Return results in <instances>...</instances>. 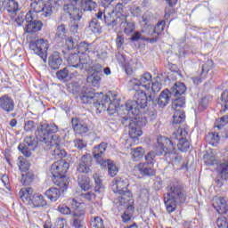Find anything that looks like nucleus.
<instances>
[{"instance_id": "obj_29", "label": "nucleus", "mask_w": 228, "mask_h": 228, "mask_svg": "<svg viewBox=\"0 0 228 228\" xmlns=\"http://www.w3.org/2000/svg\"><path fill=\"white\" fill-rule=\"evenodd\" d=\"M217 172L219 177L223 179V181H228V161L224 160L219 163L217 166Z\"/></svg>"}, {"instance_id": "obj_56", "label": "nucleus", "mask_w": 228, "mask_h": 228, "mask_svg": "<svg viewBox=\"0 0 228 228\" xmlns=\"http://www.w3.org/2000/svg\"><path fill=\"white\" fill-rule=\"evenodd\" d=\"M130 12L134 17H140L142 15V10L137 5L131 7Z\"/></svg>"}, {"instance_id": "obj_14", "label": "nucleus", "mask_w": 228, "mask_h": 228, "mask_svg": "<svg viewBox=\"0 0 228 228\" xmlns=\"http://www.w3.org/2000/svg\"><path fill=\"white\" fill-rule=\"evenodd\" d=\"M37 13L33 11H28L24 16L26 24L24 28L25 33H37L42 29L44 24L40 20H35Z\"/></svg>"}, {"instance_id": "obj_63", "label": "nucleus", "mask_w": 228, "mask_h": 228, "mask_svg": "<svg viewBox=\"0 0 228 228\" xmlns=\"http://www.w3.org/2000/svg\"><path fill=\"white\" fill-rule=\"evenodd\" d=\"M50 4H52V6L53 7V9L58 10V8H60V5L61 4V0H49Z\"/></svg>"}, {"instance_id": "obj_32", "label": "nucleus", "mask_w": 228, "mask_h": 228, "mask_svg": "<svg viewBox=\"0 0 228 228\" xmlns=\"http://www.w3.org/2000/svg\"><path fill=\"white\" fill-rule=\"evenodd\" d=\"M3 8L9 13H16L20 10L19 7V2H10L8 0H4Z\"/></svg>"}, {"instance_id": "obj_41", "label": "nucleus", "mask_w": 228, "mask_h": 228, "mask_svg": "<svg viewBox=\"0 0 228 228\" xmlns=\"http://www.w3.org/2000/svg\"><path fill=\"white\" fill-rule=\"evenodd\" d=\"M204 163L208 167H213V165H216V157H215V154L213 152L206 153L203 156Z\"/></svg>"}, {"instance_id": "obj_10", "label": "nucleus", "mask_w": 228, "mask_h": 228, "mask_svg": "<svg viewBox=\"0 0 228 228\" xmlns=\"http://www.w3.org/2000/svg\"><path fill=\"white\" fill-rule=\"evenodd\" d=\"M69 204L74 209L72 213L73 219V227L75 228H83V216H85V209H86V205L81 201L79 198H74L69 200Z\"/></svg>"}, {"instance_id": "obj_2", "label": "nucleus", "mask_w": 228, "mask_h": 228, "mask_svg": "<svg viewBox=\"0 0 228 228\" xmlns=\"http://www.w3.org/2000/svg\"><path fill=\"white\" fill-rule=\"evenodd\" d=\"M132 90L135 91L134 95V101L126 102V108L132 115H138L140 110L147 108V102L152 101V94H151V85H152V75L146 72L137 78H131L128 82Z\"/></svg>"}, {"instance_id": "obj_20", "label": "nucleus", "mask_w": 228, "mask_h": 228, "mask_svg": "<svg viewBox=\"0 0 228 228\" xmlns=\"http://www.w3.org/2000/svg\"><path fill=\"white\" fill-rule=\"evenodd\" d=\"M211 69H213V61L208 60L202 66L200 77H192L194 85H199L200 83H202V79H206V77H208V74L209 73V70H211Z\"/></svg>"}, {"instance_id": "obj_38", "label": "nucleus", "mask_w": 228, "mask_h": 228, "mask_svg": "<svg viewBox=\"0 0 228 228\" xmlns=\"http://www.w3.org/2000/svg\"><path fill=\"white\" fill-rule=\"evenodd\" d=\"M206 142H208V143H209L210 145H212L213 147H216L218 142H220V136L218 135V134H215V133H209L207 136H206Z\"/></svg>"}, {"instance_id": "obj_7", "label": "nucleus", "mask_w": 228, "mask_h": 228, "mask_svg": "<svg viewBox=\"0 0 228 228\" xmlns=\"http://www.w3.org/2000/svg\"><path fill=\"white\" fill-rule=\"evenodd\" d=\"M69 163L64 160H59L53 163L50 167V172L53 177L54 184L61 188L62 191H65L69 188L70 181L69 177L65 175L69 170Z\"/></svg>"}, {"instance_id": "obj_4", "label": "nucleus", "mask_w": 228, "mask_h": 228, "mask_svg": "<svg viewBox=\"0 0 228 228\" xmlns=\"http://www.w3.org/2000/svg\"><path fill=\"white\" fill-rule=\"evenodd\" d=\"M169 192L164 198V202L168 213H174L177 209V206L186 202V194L183 186L177 180L172 181L168 185Z\"/></svg>"}, {"instance_id": "obj_35", "label": "nucleus", "mask_w": 228, "mask_h": 228, "mask_svg": "<svg viewBox=\"0 0 228 228\" xmlns=\"http://www.w3.org/2000/svg\"><path fill=\"white\" fill-rule=\"evenodd\" d=\"M78 54L85 55V53H95V46L92 44L82 42L77 45Z\"/></svg>"}, {"instance_id": "obj_21", "label": "nucleus", "mask_w": 228, "mask_h": 228, "mask_svg": "<svg viewBox=\"0 0 228 228\" xmlns=\"http://www.w3.org/2000/svg\"><path fill=\"white\" fill-rule=\"evenodd\" d=\"M212 206L220 215H224V213H227L228 211L227 200L222 197H216L213 200Z\"/></svg>"}, {"instance_id": "obj_3", "label": "nucleus", "mask_w": 228, "mask_h": 228, "mask_svg": "<svg viewBox=\"0 0 228 228\" xmlns=\"http://www.w3.org/2000/svg\"><path fill=\"white\" fill-rule=\"evenodd\" d=\"M188 132L178 126L175 132H173L171 139L167 137H159L155 143L157 156L163 154H174L175 152V142H178L177 148L182 152H186L190 149V142L186 140Z\"/></svg>"}, {"instance_id": "obj_11", "label": "nucleus", "mask_w": 228, "mask_h": 228, "mask_svg": "<svg viewBox=\"0 0 228 228\" xmlns=\"http://www.w3.org/2000/svg\"><path fill=\"white\" fill-rule=\"evenodd\" d=\"M186 92V86H184V83L177 82L175 83L170 91L165 90L163 91L159 97L158 104L160 106V108H165L167 104H168V102L170 101V95H174V97H177V95H183Z\"/></svg>"}, {"instance_id": "obj_16", "label": "nucleus", "mask_w": 228, "mask_h": 228, "mask_svg": "<svg viewBox=\"0 0 228 228\" xmlns=\"http://www.w3.org/2000/svg\"><path fill=\"white\" fill-rule=\"evenodd\" d=\"M81 3L78 0H69L68 3L63 6L64 12L69 13L72 20H81L83 12L79 10Z\"/></svg>"}, {"instance_id": "obj_27", "label": "nucleus", "mask_w": 228, "mask_h": 228, "mask_svg": "<svg viewBox=\"0 0 228 228\" xmlns=\"http://www.w3.org/2000/svg\"><path fill=\"white\" fill-rule=\"evenodd\" d=\"M29 205L33 206V208H45V206H47V201L42 194L37 193L32 196Z\"/></svg>"}, {"instance_id": "obj_30", "label": "nucleus", "mask_w": 228, "mask_h": 228, "mask_svg": "<svg viewBox=\"0 0 228 228\" xmlns=\"http://www.w3.org/2000/svg\"><path fill=\"white\" fill-rule=\"evenodd\" d=\"M134 170H137L142 175H155L156 171L152 167L147 166L145 163H141L134 167Z\"/></svg>"}, {"instance_id": "obj_40", "label": "nucleus", "mask_w": 228, "mask_h": 228, "mask_svg": "<svg viewBox=\"0 0 228 228\" xmlns=\"http://www.w3.org/2000/svg\"><path fill=\"white\" fill-rule=\"evenodd\" d=\"M81 7L84 12H94L97 8V3L92 0H86L82 3Z\"/></svg>"}, {"instance_id": "obj_17", "label": "nucleus", "mask_w": 228, "mask_h": 228, "mask_svg": "<svg viewBox=\"0 0 228 228\" xmlns=\"http://www.w3.org/2000/svg\"><path fill=\"white\" fill-rule=\"evenodd\" d=\"M0 108L6 113H12L15 110V102L13 98L4 94L0 97Z\"/></svg>"}, {"instance_id": "obj_48", "label": "nucleus", "mask_w": 228, "mask_h": 228, "mask_svg": "<svg viewBox=\"0 0 228 228\" xmlns=\"http://www.w3.org/2000/svg\"><path fill=\"white\" fill-rule=\"evenodd\" d=\"M160 90H161V82L151 80V95H152V94H158V92H160Z\"/></svg>"}, {"instance_id": "obj_58", "label": "nucleus", "mask_w": 228, "mask_h": 228, "mask_svg": "<svg viewBox=\"0 0 228 228\" xmlns=\"http://www.w3.org/2000/svg\"><path fill=\"white\" fill-rule=\"evenodd\" d=\"M79 20H72L71 19V25H70V31L71 33H77V29H79V25L77 23Z\"/></svg>"}, {"instance_id": "obj_53", "label": "nucleus", "mask_w": 228, "mask_h": 228, "mask_svg": "<svg viewBox=\"0 0 228 228\" xmlns=\"http://www.w3.org/2000/svg\"><path fill=\"white\" fill-rule=\"evenodd\" d=\"M153 29L155 30L156 35H161L165 29V21L162 20L159 22Z\"/></svg>"}, {"instance_id": "obj_44", "label": "nucleus", "mask_w": 228, "mask_h": 228, "mask_svg": "<svg viewBox=\"0 0 228 228\" xmlns=\"http://www.w3.org/2000/svg\"><path fill=\"white\" fill-rule=\"evenodd\" d=\"M156 144L153 146L154 151H150L147 156L145 157L146 162L148 165H154L156 156H158V153L156 152Z\"/></svg>"}, {"instance_id": "obj_49", "label": "nucleus", "mask_w": 228, "mask_h": 228, "mask_svg": "<svg viewBox=\"0 0 228 228\" xmlns=\"http://www.w3.org/2000/svg\"><path fill=\"white\" fill-rule=\"evenodd\" d=\"M89 28L93 33H101V25L97 22V20H93L89 23Z\"/></svg>"}, {"instance_id": "obj_23", "label": "nucleus", "mask_w": 228, "mask_h": 228, "mask_svg": "<svg viewBox=\"0 0 228 228\" xmlns=\"http://www.w3.org/2000/svg\"><path fill=\"white\" fill-rule=\"evenodd\" d=\"M69 67H66L61 70H59L56 73L57 78L60 79V81H63V79H67V77H69V79H72V77H77V76L79 75V73L77 72V70H75L73 72H70Z\"/></svg>"}, {"instance_id": "obj_34", "label": "nucleus", "mask_w": 228, "mask_h": 228, "mask_svg": "<svg viewBox=\"0 0 228 228\" xmlns=\"http://www.w3.org/2000/svg\"><path fill=\"white\" fill-rule=\"evenodd\" d=\"M100 165L101 167H108L109 175L110 177H115V175L118 174V167H117L115 162L110 159L104 160L103 164H100Z\"/></svg>"}, {"instance_id": "obj_37", "label": "nucleus", "mask_w": 228, "mask_h": 228, "mask_svg": "<svg viewBox=\"0 0 228 228\" xmlns=\"http://www.w3.org/2000/svg\"><path fill=\"white\" fill-rule=\"evenodd\" d=\"M87 83L90 84L91 86L97 88L99 85H101V76L97 73H92L87 77Z\"/></svg>"}, {"instance_id": "obj_28", "label": "nucleus", "mask_w": 228, "mask_h": 228, "mask_svg": "<svg viewBox=\"0 0 228 228\" xmlns=\"http://www.w3.org/2000/svg\"><path fill=\"white\" fill-rule=\"evenodd\" d=\"M45 195L51 202H56L61 197V191L56 187H52L45 192Z\"/></svg>"}, {"instance_id": "obj_5", "label": "nucleus", "mask_w": 228, "mask_h": 228, "mask_svg": "<svg viewBox=\"0 0 228 228\" xmlns=\"http://www.w3.org/2000/svg\"><path fill=\"white\" fill-rule=\"evenodd\" d=\"M127 186H129V181L126 178L117 177L112 182V191L116 195L114 199V204L116 206L127 208L131 205L133 195L131 191L127 190Z\"/></svg>"}, {"instance_id": "obj_9", "label": "nucleus", "mask_w": 228, "mask_h": 228, "mask_svg": "<svg viewBox=\"0 0 228 228\" xmlns=\"http://www.w3.org/2000/svg\"><path fill=\"white\" fill-rule=\"evenodd\" d=\"M91 63L92 59L87 54L72 53L68 58V69L69 70H87Z\"/></svg>"}, {"instance_id": "obj_51", "label": "nucleus", "mask_w": 228, "mask_h": 228, "mask_svg": "<svg viewBox=\"0 0 228 228\" xmlns=\"http://www.w3.org/2000/svg\"><path fill=\"white\" fill-rule=\"evenodd\" d=\"M66 45L69 50L75 49L77 47V43L72 38V37H69L66 38Z\"/></svg>"}, {"instance_id": "obj_1", "label": "nucleus", "mask_w": 228, "mask_h": 228, "mask_svg": "<svg viewBox=\"0 0 228 228\" xmlns=\"http://www.w3.org/2000/svg\"><path fill=\"white\" fill-rule=\"evenodd\" d=\"M56 133L58 126L55 124H41L36 132L37 139L31 136L25 137L23 144H20L18 149L24 156L30 158L31 151L37 149L40 142L45 151H50L55 159H61L67 156V151L60 146V136L54 134Z\"/></svg>"}, {"instance_id": "obj_46", "label": "nucleus", "mask_w": 228, "mask_h": 228, "mask_svg": "<svg viewBox=\"0 0 228 228\" xmlns=\"http://www.w3.org/2000/svg\"><path fill=\"white\" fill-rule=\"evenodd\" d=\"M185 103L186 102L183 97L177 98L172 102V110H174L175 111H176V110H181L179 108H183Z\"/></svg>"}, {"instance_id": "obj_25", "label": "nucleus", "mask_w": 228, "mask_h": 228, "mask_svg": "<svg viewBox=\"0 0 228 228\" xmlns=\"http://www.w3.org/2000/svg\"><path fill=\"white\" fill-rule=\"evenodd\" d=\"M20 199L24 202V204H31V200L33 199V189L27 187V188H22L20 192Z\"/></svg>"}, {"instance_id": "obj_47", "label": "nucleus", "mask_w": 228, "mask_h": 228, "mask_svg": "<svg viewBox=\"0 0 228 228\" xmlns=\"http://www.w3.org/2000/svg\"><path fill=\"white\" fill-rule=\"evenodd\" d=\"M91 225L95 228H104V222L100 216H95L91 219Z\"/></svg>"}, {"instance_id": "obj_22", "label": "nucleus", "mask_w": 228, "mask_h": 228, "mask_svg": "<svg viewBox=\"0 0 228 228\" xmlns=\"http://www.w3.org/2000/svg\"><path fill=\"white\" fill-rule=\"evenodd\" d=\"M92 165V158L89 155H84L77 167V172L80 174H88L90 173V167Z\"/></svg>"}, {"instance_id": "obj_59", "label": "nucleus", "mask_w": 228, "mask_h": 228, "mask_svg": "<svg viewBox=\"0 0 228 228\" xmlns=\"http://www.w3.org/2000/svg\"><path fill=\"white\" fill-rule=\"evenodd\" d=\"M74 146L77 149H85V147H86V142H85L83 140L81 139H77L74 141Z\"/></svg>"}, {"instance_id": "obj_31", "label": "nucleus", "mask_w": 228, "mask_h": 228, "mask_svg": "<svg viewBox=\"0 0 228 228\" xmlns=\"http://www.w3.org/2000/svg\"><path fill=\"white\" fill-rule=\"evenodd\" d=\"M67 26L65 24H61L57 26L56 32H55V40L58 42H63L65 40V37H67L68 33Z\"/></svg>"}, {"instance_id": "obj_50", "label": "nucleus", "mask_w": 228, "mask_h": 228, "mask_svg": "<svg viewBox=\"0 0 228 228\" xmlns=\"http://www.w3.org/2000/svg\"><path fill=\"white\" fill-rule=\"evenodd\" d=\"M216 225L219 228H228V220L224 216H220L217 218Z\"/></svg>"}, {"instance_id": "obj_42", "label": "nucleus", "mask_w": 228, "mask_h": 228, "mask_svg": "<svg viewBox=\"0 0 228 228\" xmlns=\"http://www.w3.org/2000/svg\"><path fill=\"white\" fill-rule=\"evenodd\" d=\"M17 165L21 172H28L29 170V162L23 157H19Z\"/></svg>"}, {"instance_id": "obj_36", "label": "nucleus", "mask_w": 228, "mask_h": 228, "mask_svg": "<svg viewBox=\"0 0 228 228\" xmlns=\"http://www.w3.org/2000/svg\"><path fill=\"white\" fill-rule=\"evenodd\" d=\"M77 182L81 190H83L84 191H88V189L92 187L90 185V178L86 175H78Z\"/></svg>"}, {"instance_id": "obj_57", "label": "nucleus", "mask_w": 228, "mask_h": 228, "mask_svg": "<svg viewBox=\"0 0 228 228\" xmlns=\"http://www.w3.org/2000/svg\"><path fill=\"white\" fill-rule=\"evenodd\" d=\"M58 211L62 215H70V208L67 207V205H60L58 207Z\"/></svg>"}, {"instance_id": "obj_55", "label": "nucleus", "mask_w": 228, "mask_h": 228, "mask_svg": "<svg viewBox=\"0 0 228 228\" xmlns=\"http://www.w3.org/2000/svg\"><path fill=\"white\" fill-rule=\"evenodd\" d=\"M24 129L27 133H31L35 129V122L32 120L25 122Z\"/></svg>"}, {"instance_id": "obj_52", "label": "nucleus", "mask_w": 228, "mask_h": 228, "mask_svg": "<svg viewBox=\"0 0 228 228\" xmlns=\"http://www.w3.org/2000/svg\"><path fill=\"white\" fill-rule=\"evenodd\" d=\"M94 179L95 183V191H102V182L101 178H99V175H94Z\"/></svg>"}, {"instance_id": "obj_8", "label": "nucleus", "mask_w": 228, "mask_h": 228, "mask_svg": "<svg viewBox=\"0 0 228 228\" xmlns=\"http://www.w3.org/2000/svg\"><path fill=\"white\" fill-rule=\"evenodd\" d=\"M126 120H129V136L133 138V140H137L143 134L142 132V127L145 126V118L138 117L140 112L137 115L129 113V109L127 108V103H126Z\"/></svg>"}, {"instance_id": "obj_64", "label": "nucleus", "mask_w": 228, "mask_h": 228, "mask_svg": "<svg viewBox=\"0 0 228 228\" xmlns=\"http://www.w3.org/2000/svg\"><path fill=\"white\" fill-rule=\"evenodd\" d=\"M82 199H86V200H92L95 196L92 192H86L84 194H81Z\"/></svg>"}, {"instance_id": "obj_33", "label": "nucleus", "mask_w": 228, "mask_h": 228, "mask_svg": "<svg viewBox=\"0 0 228 228\" xmlns=\"http://www.w3.org/2000/svg\"><path fill=\"white\" fill-rule=\"evenodd\" d=\"M147 16L142 15L140 22H144V28L141 29V33L147 35V37H153L156 34V31L154 30V27H152V25H147Z\"/></svg>"}, {"instance_id": "obj_6", "label": "nucleus", "mask_w": 228, "mask_h": 228, "mask_svg": "<svg viewBox=\"0 0 228 228\" xmlns=\"http://www.w3.org/2000/svg\"><path fill=\"white\" fill-rule=\"evenodd\" d=\"M80 99L84 104H94L98 111L113 110V103L110 96L102 93L95 94L92 90H87L80 95Z\"/></svg>"}, {"instance_id": "obj_62", "label": "nucleus", "mask_w": 228, "mask_h": 228, "mask_svg": "<svg viewBox=\"0 0 228 228\" xmlns=\"http://www.w3.org/2000/svg\"><path fill=\"white\" fill-rule=\"evenodd\" d=\"M24 14H21L20 16L17 17V19L15 20V23L17 24V26H24Z\"/></svg>"}, {"instance_id": "obj_54", "label": "nucleus", "mask_w": 228, "mask_h": 228, "mask_svg": "<svg viewBox=\"0 0 228 228\" xmlns=\"http://www.w3.org/2000/svg\"><path fill=\"white\" fill-rule=\"evenodd\" d=\"M131 40L133 42H138V40H142V42H145V36L142 35V32H134L132 35Z\"/></svg>"}, {"instance_id": "obj_61", "label": "nucleus", "mask_w": 228, "mask_h": 228, "mask_svg": "<svg viewBox=\"0 0 228 228\" xmlns=\"http://www.w3.org/2000/svg\"><path fill=\"white\" fill-rule=\"evenodd\" d=\"M219 121L220 125L216 126V127H217L218 129H220L221 127H223V126L228 123V116H224L219 119Z\"/></svg>"}, {"instance_id": "obj_12", "label": "nucleus", "mask_w": 228, "mask_h": 228, "mask_svg": "<svg viewBox=\"0 0 228 228\" xmlns=\"http://www.w3.org/2000/svg\"><path fill=\"white\" fill-rule=\"evenodd\" d=\"M123 17L127 18V15L124 13V4H117L111 12H107V14H104V22L107 26L115 28V26H117V24L122 20Z\"/></svg>"}, {"instance_id": "obj_45", "label": "nucleus", "mask_w": 228, "mask_h": 228, "mask_svg": "<svg viewBox=\"0 0 228 228\" xmlns=\"http://www.w3.org/2000/svg\"><path fill=\"white\" fill-rule=\"evenodd\" d=\"M143 154H145V149L142 147L132 149V156L134 159H140V158H143Z\"/></svg>"}, {"instance_id": "obj_18", "label": "nucleus", "mask_w": 228, "mask_h": 228, "mask_svg": "<svg viewBox=\"0 0 228 228\" xmlns=\"http://www.w3.org/2000/svg\"><path fill=\"white\" fill-rule=\"evenodd\" d=\"M108 147V143L102 142L97 146H94L93 149V158L99 163V165L104 164L106 159H102V154L106 152V149Z\"/></svg>"}, {"instance_id": "obj_26", "label": "nucleus", "mask_w": 228, "mask_h": 228, "mask_svg": "<svg viewBox=\"0 0 228 228\" xmlns=\"http://www.w3.org/2000/svg\"><path fill=\"white\" fill-rule=\"evenodd\" d=\"M62 62H63V61L61 60V57L60 56V53L53 52V54L50 56L49 66L53 70L60 69Z\"/></svg>"}, {"instance_id": "obj_19", "label": "nucleus", "mask_w": 228, "mask_h": 228, "mask_svg": "<svg viewBox=\"0 0 228 228\" xmlns=\"http://www.w3.org/2000/svg\"><path fill=\"white\" fill-rule=\"evenodd\" d=\"M71 124L75 133L77 134H86L89 131L88 125L77 118H73Z\"/></svg>"}, {"instance_id": "obj_60", "label": "nucleus", "mask_w": 228, "mask_h": 228, "mask_svg": "<svg viewBox=\"0 0 228 228\" xmlns=\"http://www.w3.org/2000/svg\"><path fill=\"white\" fill-rule=\"evenodd\" d=\"M91 70L94 74H101L102 72V65L101 64H94L91 67Z\"/></svg>"}, {"instance_id": "obj_15", "label": "nucleus", "mask_w": 228, "mask_h": 228, "mask_svg": "<svg viewBox=\"0 0 228 228\" xmlns=\"http://www.w3.org/2000/svg\"><path fill=\"white\" fill-rule=\"evenodd\" d=\"M29 49L45 61L47 60V51H49V42L45 39L31 41L29 43Z\"/></svg>"}, {"instance_id": "obj_13", "label": "nucleus", "mask_w": 228, "mask_h": 228, "mask_svg": "<svg viewBox=\"0 0 228 228\" xmlns=\"http://www.w3.org/2000/svg\"><path fill=\"white\" fill-rule=\"evenodd\" d=\"M30 8L36 13L43 12L44 17H51L53 12H55L54 7L49 0H36L30 4Z\"/></svg>"}, {"instance_id": "obj_43", "label": "nucleus", "mask_w": 228, "mask_h": 228, "mask_svg": "<svg viewBox=\"0 0 228 228\" xmlns=\"http://www.w3.org/2000/svg\"><path fill=\"white\" fill-rule=\"evenodd\" d=\"M221 101H222V110L221 111L224 113L227 111L228 110V89L224 91V93L221 95Z\"/></svg>"}, {"instance_id": "obj_24", "label": "nucleus", "mask_w": 228, "mask_h": 228, "mask_svg": "<svg viewBox=\"0 0 228 228\" xmlns=\"http://www.w3.org/2000/svg\"><path fill=\"white\" fill-rule=\"evenodd\" d=\"M120 25V28H124V33L126 35H131V33H134L136 24L133 21H127V18L122 17V20L118 23Z\"/></svg>"}, {"instance_id": "obj_39", "label": "nucleus", "mask_w": 228, "mask_h": 228, "mask_svg": "<svg viewBox=\"0 0 228 228\" xmlns=\"http://www.w3.org/2000/svg\"><path fill=\"white\" fill-rule=\"evenodd\" d=\"M184 118H186L184 111L176 110H175V114L173 116V124H182V122H184Z\"/></svg>"}]
</instances>
